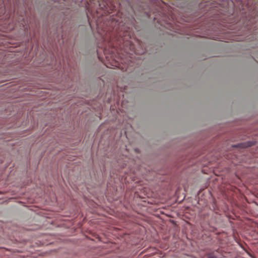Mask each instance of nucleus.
I'll list each match as a JSON object with an SVG mask.
<instances>
[{"label": "nucleus", "instance_id": "1", "mask_svg": "<svg viewBox=\"0 0 258 258\" xmlns=\"http://www.w3.org/2000/svg\"><path fill=\"white\" fill-rule=\"evenodd\" d=\"M208 258H217L216 256L213 254H210L208 255Z\"/></svg>", "mask_w": 258, "mask_h": 258}]
</instances>
